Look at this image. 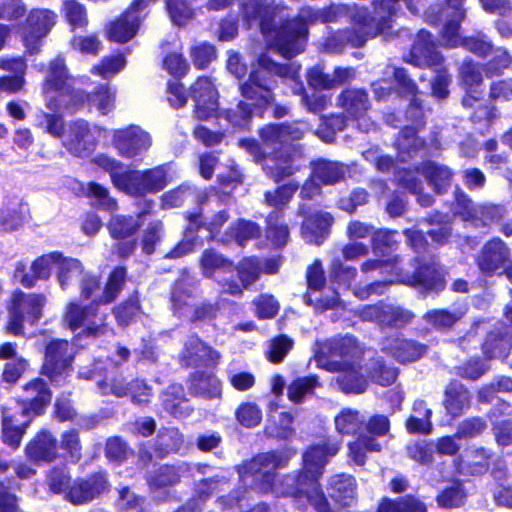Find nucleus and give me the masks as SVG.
I'll return each mask as SVG.
<instances>
[{
  "instance_id": "3c124183",
  "label": "nucleus",
  "mask_w": 512,
  "mask_h": 512,
  "mask_svg": "<svg viewBox=\"0 0 512 512\" xmlns=\"http://www.w3.org/2000/svg\"><path fill=\"white\" fill-rule=\"evenodd\" d=\"M114 316L120 326L129 325L140 314L139 301L131 297L113 309Z\"/></svg>"
},
{
  "instance_id": "864d4df0",
  "label": "nucleus",
  "mask_w": 512,
  "mask_h": 512,
  "mask_svg": "<svg viewBox=\"0 0 512 512\" xmlns=\"http://www.w3.org/2000/svg\"><path fill=\"white\" fill-rule=\"evenodd\" d=\"M140 224L133 217L114 216L109 222V229L112 237L125 238L132 235Z\"/></svg>"
},
{
  "instance_id": "8fccbe9b",
  "label": "nucleus",
  "mask_w": 512,
  "mask_h": 512,
  "mask_svg": "<svg viewBox=\"0 0 512 512\" xmlns=\"http://www.w3.org/2000/svg\"><path fill=\"white\" fill-rule=\"evenodd\" d=\"M183 442V436L178 429H165L157 437V449L161 454L177 452L182 447Z\"/></svg>"
},
{
  "instance_id": "37998d69",
  "label": "nucleus",
  "mask_w": 512,
  "mask_h": 512,
  "mask_svg": "<svg viewBox=\"0 0 512 512\" xmlns=\"http://www.w3.org/2000/svg\"><path fill=\"white\" fill-rule=\"evenodd\" d=\"M319 386L316 376L300 377L295 379L288 387V397L295 403H300L306 396L312 395Z\"/></svg>"
},
{
  "instance_id": "9b49d317",
  "label": "nucleus",
  "mask_w": 512,
  "mask_h": 512,
  "mask_svg": "<svg viewBox=\"0 0 512 512\" xmlns=\"http://www.w3.org/2000/svg\"><path fill=\"white\" fill-rule=\"evenodd\" d=\"M73 359L72 347L66 340L51 341L46 347L44 374L53 383L60 384L67 377Z\"/></svg>"
},
{
  "instance_id": "338daca9",
  "label": "nucleus",
  "mask_w": 512,
  "mask_h": 512,
  "mask_svg": "<svg viewBox=\"0 0 512 512\" xmlns=\"http://www.w3.org/2000/svg\"><path fill=\"white\" fill-rule=\"evenodd\" d=\"M166 5L171 20L177 25H184L193 17V11L185 0H168Z\"/></svg>"
},
{
  "instance_id": "a18cd8bd",
  "label": "nucleus",
  "mask_w": 512,
  "mask_h": 512,
  "mask_svg": "<svg viewBox=\"0 0 512 512\" xmlns=\"http://www.w3.org/2000/svg\"><path fill=\"white\" fill-rule=\"evenodd\" d=\"M200 265L206 277H212L217 270L231 271L232 264L214 250H205L202 254Z\"/></svg>"
},
{
  "instance_id": "a19ab883",
  "label": "nucleus",
  "mask_w": 512,
  "mask_h": 512,
  "mask_svg": "<svg viewBox=\"0 0 512 512\" xmlns=\"http://www.w3.org/2000/svg\"><path fill=\"white\" fill-rule=\"evenodd\" d=\"M389 27L390 25L386 20L380 22L375 18H371L358 26L355 34L349 38V42H351L353 46L359 47L363 45L369 37H375Z\"/></svg>"
},
{
  "instance_id": "423d86ee",
  "label": "nucleus",
  "mask_w": 512,
  "mask_h": 512,
  "mask_svg": "<svg viewBox=\"0 0 512 512\" xmlns=\"http://www.w3.org/2000/svg\"><path fill=\"white\" fill-rule=\"evenodd\" d=\"M98 306L95 299L84 307L76 302H69L64 309L63 321L71 331L80 330L79 335L94 338L104 336L112 330L106 323L107 316L99 313Z\"/></svg>"
},
{
  "instance_id": "7ed1b4c3",
  "label": "nucleus",
  "mask_w": 512,
  "mask_h": 512,
  "mask_svg": "<svg viewBox=\"0 0 512 512\" xmlns=\"http://www.w3.org/2000/svg\"><path fill=\"white\" fill-rule=\"evenodd\" d=\"M330 356L340 361L330 363L329 370L338 372L336 382L345 393H363L367 387L365 369L357 362L360 349L351 337L334 339L329 342Z\"/></svg>"
},
{
  "instance_id": "f8f14e48",
  "label": "nucleus",
  "mask_w": 512,
  "mask_h": 512,
  "mask_svg": "<svg viewBox=\"0 0 512 512\" xmlns=\"http://www.w3.org/2000/svg\"><path fill=\"white\" fill-rule=\"evenodd\" d=\"M113 145L122 157L132 159L150 148L151 137L141 127L131 125L113 131Z\"/></svg>"
},
{
  "instance_id": "1a4fd4ad",
  "label": "nucleus",
  "mask_w": 512,
  "mask_h": 512,
  "mask_svg": "<svg viewBox=\"0 0 512 512\" xmlns=\"http://www.w3.org/2000/svg\"><path fill=\"white\" fill-rule=\"evenodd\" d=\"M56 23V15L48 9H35L30 12L21 31V39L26 52L36 54L40 51L42 40Z\"/></svg>"
},
{
  "instance_id": "603ef678",
  "label": "nucleus",
  "mask_w": 512,
  "mask_h": 512,
  "mask_svg": "<svg viewBox=\"0 0 512 512\" xmlns=\"http://www.w3.org/2000/svg\"><path fill=\"white\" fill-rule=\"evenodd\" d=\"M422 146L423 141L416 136L415 130L411 127L403 129L396 141V147L402 161L406 160L405 154L410 157L413 151H416Z\"/></svg>"
},
{
  "instance_id": "bb28decb",
  "label": "nucleus",
  "mask_w": 512,
  "mask_h": 512,
  "mask_svg": "<svg viewBox=\"0 0 512 512\" xmlns=\"http://www.w3.org/2000/svg\"><path fill=\"white\" fill-rule=\"evenodd\" d=\"M192 394L205 399L221 398L222 381L213 373L195 372L190 379Z\"/></svg>"
},
{
  "instance_id": "052dcab7",
  "label": "nucleus",
  "mask_w": 512,
  "mask_h": 512,
  "mask_svg": "<svg viewBox=\"0 0 512 512\" xmlns=\"http://www.w3.org/2000/svg\"><path fill=\"white\" fill-rule=\"evenodd\" d=\"M278 213L271 214L268 218L267 238L275 246H283L287 243L289 232L286 225L278 223Z\"/></svg>"
},
{
  "instance_id": "f3484780",
  "label": "nucleus",
  "mask_w": 512,
  "mask_h": 512,
  "mask_svg": "<svg viewBox=\"0 0 512 512\" xmlns=\"http://www.w3.org/2000/svg\"><path fill=\"white\" fill-rule=\"evenodd\" d=\"M51 400V392L42 379H34L23 387L21 415L35 417L41 415Z\"/></svg>"
},
{
  "instance_id": "79ce46f5",
  "label": "nucleus",
  "mask_w": 512,
  "mask_h": 512,
  "mask_svg": "<svg viewBox=\"0 0 512 512\" xmlns=\"http://www.w3.org/2000/svg\"><path fill=\"white\" fill-rule=\"evenodd\" d=\"M414 411L418 412L417 416H410L406 422L407 430L411 433H430L432 430L431 410L426 408L423 401L415 402Z\"/></svg>"
},
{
  "instance_id": "c03bdc74",
  "label": "nucleus",
  "mask_w": 512,
  "mask_h": 512,
  "mask_svg": "<svg viewBox=\"0 0 512 512\" xmlns=\"http://www.w3.org/2000/svg\"><path fill=\"white\" fill-rule=\"evenodd\" d=\"M23 206L14 200L0 209V228L4 231L17 229L22 223Z\"/></svg>"
},
{
  "instance_id": "de8ad7c7",
  "label": "nucleus",
  "mask_w": 512,
  "mask_h": 512,
  "mask_svg": "<svg viewBox=\"0 0 512 512\" xmlns=\"http://www.w3.org/2000/svg\"><path fill=\"white\" fill-rule=\"evenodd\" d=\"M115 92L107 85H101L90 95V105L94 106L101 115L109 114L115 106Z\"/></svg>"
},
{
  "instance_id": "f257e3e1",
  "label": "nucleus",
  "mask_w": 512,
  "mask_h": 512,
  "mask_svg": "<svg viewBox=\"0 0 512 512\" xmlns=\"http://www.w3.org/2000/svg\"><path fill=\"white\" fill-rule=\"evenodd\" d=\"M339 449V443L311 446L303 454V470L297 474L286 475L277 483H274L273 472L288 463V453L260 454L247 465L246 471L253 474L257 480L261 478L259 489L264 493L270 491L276 496H290L303 510L309 503L317 512H331L318 479L329 457L336 455Z\"/></svg>"
},
{
  "instance_id": "ea45409f",
  "label": "nucleus",
  "mask_w": 512,
  "mask_h": 512,
  "mask_svg": "<svg viewBox=\"0 0 512 512\" xmlns=\"http://www.w3.org/2000/svg\"><path fill=\"white\" fill-rule=\"evenodd\" d=\"M336 430L341 434H355L363 426L365 419L359 411L345 408L335 417Z\"/></svg>"
},
{
  "instance_id": "774afa93",
  "label": "nucleus",
  "mask_w": 512,
  "mask_h": 512,
  "mask_svg": "<svg viewBox=\"0 0 512 512\" xmlns=\"http://www.w3.org/2000/svg\"><path fill=\"white\" fill-rule=\"evenodd\" d=\"M370 378L382 386L392 384L397 377V371L394 368L386 367L380 361H376L370 369L366 368Z\"/></svg>"
},
{
  "instance_id": "58836bf2",
  "label": "nucleus",
  "mask_w": 512,
  "mask_h": 512,
  "mask_svg": "<svg viewBox=\"0 0 512 512\" xmlns=\"http://www.w3.org/2000/svg\"><path fill=\"white\" fill-rule=\"evenodd\" d=\"M29 421L21 422L16 415L7 416L3 418V442L12 448H17L21 442L25 428L28 426Z\"/></svg>"
},
{
  "instance_id": "c756f323",
  "label": "nucleus",
  "mask_w": 512,
  "mask_h": 512,
  "mask_svg": "<svg viewBox=\"0 0 512 512\" xmlns=\"http://www.w3.org/2000/svg\"><path fill=\"white\" fill-rule=\"evenodd\" d=\"M471 395L459 382H451L445 390L444 406L452 416H459L470 406Z\"/></svg>"
},
{
  "instance_id": "473e14b6",
  "label": "nucleus",
  "mask_w": 512,
  "mask_h": 512,
  "mask_svg": "<svg viewBox=\"0 0 512 512\" xmlns=\"http://www.w3.org/2000/svg\"><path fill=\"white\" fill-rule=\"evenodd\" d=\"M84 274V266L81 261L75 258L64 257L61 254V261H59L56 276L62 290H67Z\"/></svg>"
},
{
  "instance_id": "0eeeda50",
  "label": "nucleus",
  "mask_w": 512,
  "mask_h": 512,
  "mask_svg": "<svg viewBox=\"0 0 512 512\" xmlns=\"http://www.w3.org/2000/svg\"><path fill=\"white\" fill-rule=\"evenodd\" d=\"M46 297L42 294H25L15 291L8 306L9 320L6 331L13 335L24 334V323L35 324L42 317Z\"/></svg>"
},
{
  "instance_id": "c9c22d12",
  "label": "nucleus",
  "mask_w": 512,
  "mask_h": 512,
  "mask_svg": "<svg viewBox=\"0 0 512 512\" xmlns=\"http://www.w3.org/2000/svg\"><path fill=\"white\" fill-rule=\"evenodd\" d=\"M490 455L483 448L472 447L462 456V471L482 474L487 471Z\"/></svg>"
},
{
  "instance_id": "a878e982",
  "label": "nucleus",
  "mask_w": 512,
  "mask_h": 512,
  "mask_svg": "<svg viewBox=\"0 0 512 512\" xmlns=\"http://www.w3.org/2000/svg\"><path fill=\"white\" fill-rule=\"evenodd\" d=\"M333 218L329 213H315L304 220L302 237L308 243L320 245L329 233Z\"/></svg>"
},
{
  "instance_id": "69168bd1",
  "label": "nucleus",
  "mask_w": 512,
  "mask_h": 512,
  "mask_svg": "<svg viewBox=\"0 0 512 512\" xmlns=\"http://www.w3.org/2000/svg\"><path fill=\"white\" fill-rule=\"evenodd\" d=\"M125 63V59L121 55L106 57L99 65L94 66L91 72L103 78H109L120 72L124 68Z\"/></svg>"
},
{
  "instance_id": "412c9836",
  "label": "nucleus",
  "mask_w": 512,
  "mask_h": 512,
  "mask_svg": "<svg viewBox=\"0 0 512 512\" xmlns=\"http://www.w3.org/2000/svg\"><path fill=\"white\" fill-rule=\"evenodd\" d=\"M25 451L34 462H52L58 457V442L49 431L42 430L27 444Z\"/></svg>"
},
{
  "instance_id": "b1692460",
  "label": "nucleus",
  "mask_w": 512,
  "mask_h": 512,
  "mask_svg": "<svg viewBox=\"0 0 512 512\" xmlns=\"http://www.w3.org/2000/svg\"><path fill=\"white\" fill-rule=\"evenodd\" d=\"M144 16H138L130 10H126L118 19L113 21L107 30V38L110 41L125 43L131 40L137 33Z\"/></svg>"
},
{
  "instance_id": "e433bc0d",
  "label": "nucleus",
  "mask_w": 512,
  "mask_h": 512,
  "mask_svg": "<svg viewBox=\"0 0 512 512\" xmlns=\"http://www.w3.org/2000/svg\"><path fill=\"white\" fill-rule=\"evenodd\" d=\"M348 457L356 465L362 466L366 462L367 452H379L381 445L372 437L360 436L348 444Z\"/></svg>"
},
{
  "instance_id": "5fc2aeb1",
  "label": "nucleus",
  "mask_w": 512,
  "mask_h": 512,
  "mask_svg": "<svg viewBox=\"0 0 512 512\" xmlns=\"http://www.w3.org/2000/svg\"><path fill=\"white\" fill-rule=\"evenodd\" d=\"M466 498V494L461 486L457 482H453L451 486L444 489L437 497V503L443 508H454L461 506Z\"/></svg>"
},
{
  "instance_id": "393cba45",
  "label": "nucleus",
  "mask_w": 512,
  "mask_h": 512,
  "mask_svg": "<svg viewBox=\"0 0 512 512\" xmlns=\"http://www.w3.org/2000/svg\"><path fill=\"white\" fill-rule=\"evenodd\" d=\"M184 355L191 364H203L208 367L216 366L221 359L218 351L206 345L197 336H191L187 340Z\"/></svg>"
},
{
  "instance_id": "20e7f679",
  "label": "nucleus",
  "mask_w": 512,
  "mask_h": 512,
  "mask_svg": "<svg viewBox=\"0 0 512 512\" xmlns=\"http://www.w3.org/2000/svg\"><path fill=\"white\" fill-rule=\"evenodd\" d=\"M69 75L60 57L50 63L49 70L43 86V92L47 99V108L51 111H58L65 108L75 112L82 108L85 103L90 104V95L83 91L70 89L67 82Z\"/></svg>"
},
{
  "instance_id": "6ab92c4d",
  "label": "nucleus",
  "mask_w": 512,
  "mask_h": 512,
  "mask_svg": "<svg viewBox=\"0 0 512 512\" xmlns=\"http://www.w3.org/2000/svg\"><path fill=\"white\" fill-rule=\"evenodd\" d=\"M107 489V481L102 473L94 474L87 479H77L70 486L66 498L79 505L92 501Z\"/></svg>"
},
{
  "instance_id": "09e8293b",
  "label": "nucleus",
  "mask_w": 512,
  "mask_h": 512,
  "mask_svg": "<svg viewBox=\"0 0 512 512\" xmlns=\"http://www.w3.org/2000/svg\"><path fill=\"white\" fill-rule=\"evenodd\" d=\"M187 468V465L183 464L178 468L173 466L160 467L156 473L150 477L149 484L155 488L165 487L172 485L180 480L181 472Z\"/></svg>"
},
{
  "instance_id": "680f3d73",
  "label": "nucleus",
  "mask_w": 512,
  "mask_h": 512,
  "mask_svg": "<svg viewBox=\"0 0 512 512\" xmlns=\"http://www.w3.org/2000/svg\"><path fill=\"white\" fill-rule=\"evenodd\" d=\"M46 483L53 493H67L70 488V476L65 468L54 467L49 470Z\"/></svg>"
},
{
  "instance_id": "7c9ffc66",
  "label": "nucleus",
  "mask_w": 512,
  "mask_h": 512,
  "mask_svg": "<svg viewBox=\"0 0 512 512\" xmlns=\"http://www.w3.org/2000/svg\"><path fill=\"white\" fill-rule=\"evenodd\" d=\"M421 174L437 193H443L450 187L452 172L445 165L427 161L421 167Z\"/></svg>"
},
{
  "instance_id": "4d7b16f0",
  "label": "nucleus",
  "mask_w": 512,
  "mask_h": 512,
  "mask_svg": "<svg viewBox=\"0 0 512 512\" xmlns=\"http://www.w3.org/2000/svg\"><path fill=\"white\" fill-rule=\"evenodd\" d=\"M235 416L237 421L245 427L257 426L261 419L262 413L255 403H242L236 409Z\"/></svg>"
},
{
  "instance_id": "aec40b11",
  "label": "nucleus",
  "mask_w": 512,
  "mask_h": 512,
  "mask_svg": "<svg viewBox=\"0 0 512 512\" xmlns=\"http://www.w3.org/2000/svg\"><path fill=\"white\" fill-rule=\"evenodd\" d=\"M454 213L465 221H480L487 224L501 216L502 208L491 204L474 205L466 195L460 194L456 198Z\"/></svg>"
},
{
  "instance_id": "f704fd0d",
  "label": "nucleus",
  "mask_w": 512,
  "mask_h": 512,
  "mask_svg": "<svg viewBox=\"0 0 512 512\" xmlns=\"http://www.w3.org/2000/svg\"><path fill=\"white\" fill-rule=\"evenodd\" d=\"M126 278V270L123 267L115 268L109 275L102 293L95 297L99 305H106L113 302L121 292Z\"/></svg>"
},
{
  "instance_id": "2f4dec72",
  "label": "nucleus",
  "mask_w": 512,
  "mask_h": 512,
  "mask_svg": "<svg viewBox=\"0 0 512 512\" xmlns=\"http://www.w3.org/2000/svg\"><path fill=\"white\" fill-rule=\"evenodd\" d=\"M312 172L313 178L319 183L332 185L344 179L346 167L338 162L320 159L312 163Z\"/></svg>"
},
{
  "instance_id": "ddd939ff",
  "label": "nucleus",
  "mask_w": 512,
  "mask_h": 512,
  "mask_svg": "<svg viewBox=\"0 0 512 512\" xmlns=\"http://www.w3.org/2000/svg\"><path fill=\"white\" fill-rule=\"evenodd\" d=\"M124 192L131 195H143L164 189L169 181L165 166H158L146 171H130Z\"/></svg>"
},
{
  "instance_id": "a211bd4d",
  "label": "nucleus",
  "mask_w": 512,
  "mask_h": 512,
  "mask_svg": "<svg viewBox=\"0 0 512 512\" xmlns=\"http://www.w3.org/2000/svg\"><path fill=\"white\" fill-rule=\"evenodd\" d=\"M510 255V250L503 241L493 239L482 247L476 263L482 273L492 275L506 266Z\"/></svg>"
},
{
  "instance_id": "e2e57ef3",
  "label": "nucleus",
  "mask_w": 512,
  "mask_h": 512,
  "mask_svg": "<svg viewBox=\"0 0 512 512\" xmlns=\"http://www.w3.org/2000/svg\"><path fill=\"white\" fill-rule=\"evenodd\" d=\"M259 227L250 221L239 220L230 227V234L239 245L259 235Z\"/></svg>"
},
{
  "instance_id": "c85d7f7f",
  "label": "nucleus",
  "mask_w": 512,
  "mask_h": 512,
  "mask_svg": "<svg viewBox=\"0 0 512 512\" xmlns=\"http://www.w3.org/2000/svg\"><path fill=\"white\" fill-rule=\"evenodd\" d=\"M338 102L347 116L355 119L361 118L370 107L366 92L360 89L342 92L338 97Z\"/></svg>"
},
{
  "instance_id": "cd10ccee",
  "label": "nucleus",
  "mask_w": 512,
  "mask_h": 512,
  "mask_svg": "<svg viewBox=\"0 0 512 512\" xmlns=\"http://www.w3.org/2000/svg\"><path fill=\"white\" fill-rule=\"evenodd\" d=\"M330 496L342 506H349L356 497V481L351 475L339 474L330 479Z\"/></svg>"
},
{
  "instance_id": "4c0bfd02",
  "label": "nucleus",
  "mask_w": 512,
  "mask_h": 512,
  "mask_svg": "<svg viewBox=\"0 0 512 512\" xmlns=\"http://www.w3.org/2000/svg\"><path fill=\"white\" fill-rule=\"evenodd\" d=\"M378 512H427L426 505L413 496H406L397 501L383 499Z\"/></svg>"
},
{
  "instance_id": "6e6d98bb",
  "label": "nucleus",
  "mask_w": 512,
  "mask_h": 512,
  "mask_svg": "<svg viewBox=\"0 0 512 512\" xmlns=\"http://www.w3.org/2000/svg\"><path fill=\"white\" fill-rule=\"evenodd\" d=\"M38 125L42 127L45 132L56 138L64 139L65 124L61 116L46 112H41L37 115Z\"/></svg>"
},
{
  "instance_id": "72a5a7b5",
  "label": "nucleus",
  "mask_w": 512,
  "mask_h": 512,
  "mask_svg": "<svg viewBox=\"0 0 512 512\" xmlns=\"http://www.w3.org/2000/svg\"><path fill=\"white\" fill-rule=\"evenodd\" d=\"M93 162L108 172L113 185L123 191L130 171H125L121 162L104 154L94 157Z\"/></svg>"
},
{
  "instance_id": "2eb2a0df",
  "label": "nucleus",
  "mask_w": 512,
  "mask_h": 512,
  "mask_svg": "<svg viewBox=\"0 0 512 512\" xmlns=\"http://www.w3.org/2000/svg\"><path fill=\"white\" fill-rule=\"evenodd\" d=\"M62 144L73 155L86 157L94 151L96 140L88 122L78 119L69 124Z\"/></svg>"
},
{
  "instance_id": "49530a36",
  "label": "nucleus",
  "mask_w": 512,
  "mask_h": 512,
  "mask_svg": "<svg viewBox=\"0 0 512 512\" xmlns=\"http://www.w3.org/2000/svg\"><path fill=\"white\" fill-rule=\"evenodd\" d=\"M464 315V312H449L443 309H434L424 315V320L437 329L452 327Z\"/></svg>"
},
{
  "instance_id": "5701e85b",
  "label": "nucleus",
  "mask_w": 512,
  "mask_h": 512,
  "mask_svg": "<svg viewBox=\"0 0 512 512\" xmlns=\"http://www.w3.org/2000/svg\"><path fill=\"white\" fill-rule=\"evenodd\" d=\"M431 35L427 31H420L412 46L410 53V62L416 66H432L439 65L442 57L436 51L433 42L430 40Z\"/></svg>"
},
{
  "instance_id": "39448f33",
  "label": "nucleus",
  "mask_w": 512,
  "mask_h": 512,
  "mask_svg": "<svg viewBox=\"0 0 512 512\" xmlns=\"http://www.w3.org/2000/svg\"><path fill=\"white\" fill-rule=\"evenodd\" d=\"M447 7L441 12L445 18V24L441 32L442 44L448 47L464 46L467 50L479 56H486L491 50L490 42L479 37L462 39L458 35L460 23L465 18V11L462 9V0H446Z\"/></svg>"
},
{
  "instance_id": "4468645a",
  "label": "nucleus",
  "mask_w": 512,
  "mask_h": 512,
  "mask_svg": "<svg viewBox=\"0 0 512 512\" xmlns=\"http://www.w3.org/2000/svg\"><path fill=\"white\" fill-rule=\"evenodd\" d=\"M189 91L195 103V117L206 120L213 116L218 108V93L213 82L207 77H199Z\"/></svg>"
},
{
  "instance_id": "4be33fe9",
  "label": "nucleus",
  "mask_w": 512,
  "mask_h": 512,
  "mask_svg": "<svg viewBox=\"0 0 512 512\" xmlns=\"http://www.w3.org/2000/svg\"><path fill=\"white\" fill-rule=\"evenodd\" d=\"M383 349L399 362H413L426 353V346L412 340L389 337L383 342Z\"/></svg>"
},
{
  "instance_id": "f03ea898",
  "label": "nucleus",
  "mask_w": 512,
  "mask_h": 512,
  "mask_svg": "<svg viewBox=\"0 0 512 512\" xmlns=\"http://www.w3.org/2000/svg\"><path fill=\"white\" fill-rule=\"evenodd\" d=\"M299 69L295 63L280 65L266 54H261L253 63L248 80L240 86L241 94L247 100H253L252 105L262 107L272 99V76L296 80Z\"/></svg>"
},
{
  "instance_id": "9d476101",
  "label": "nucleus",
  "mask_w": 512,
  "mask_h": 512,
  "mask_svg": "<svg viewBox=\"0 0 512 512\" xmlns=\"http://www.w3.org/2000/svg\"><path fill=\"white\" fill-rule=\"evenodd\" d=\"M395 283L410 285L425 292L440 291L445 286L443 273L436 263L418 260L413 272L403 269L395 272Z\"/></svg>"
},
{
  "instance_id": "dca6fc26",
  "label": "nucleus",
  "mask_w": 512,
  "mask_h": 512,
  "mask_svg": "<svg viewBox=\"0 0 512 512\" xmlns=\"http://www.w3.org/2000/svg\"><path fill=\"white\" fill-rule=\"evenodd\" d=\"M59 261H61V253L59 252L41 255L31 264V276L25 273V266L23 264H18L14 272V278L24 287L31 288L37 280L49 279L52 271L58 268Z\"/></svg>"
},
{
  "instance_id": "13d9d810",
  "label": "nucleus",
  "mask_w": 512,
  "mask_h": 512,
  "mask_svg": "<svg viewBox=\"0 0 512 512\" xmlns=\"http://www.w3.org/2000/svg\"><path fill=\"white\" fill-rule=\"evenodd\" d=\"M414 318V314L399 306L386 304L384 323L385 326L402 327L410 323Z\"/></svg>"
},
{
  "instance_id": "6e6552de",
  "label": "nucleus",
  "mask_w": 512,
  "mask_h": 512,
  "mask_svg": "<svg viewBox=\"0 0 512 512\" xmlns=\"http://www.w3.org/2000/svg\"><path fill=\"white\" fill-rule=\"evenodd\" d=\"M268 24L261 22V30L267 38L273 40L272 44L285 58H292L304 49L306 25L302 20H291L279 30L267 33Z\"/></svg>"
},
{
  "instance_id": "bf43d9fd",
  "label": "nucleus",
  "mask_w": 512,
  "mask_h": 512,
  "mask_svg": "<svg viewBox=\"0 0 512 512\" xmlns=\"http://www.w3.org/2000/svg\"><path fill=\"white\" fill-rule=\"evenodd\" d=\"M265 169L267 173L278 182L294 174L299 169V166L295 165L290 157H287L274 160L273 165L267 164Z\"/></svg>"
},
{
  "instance_id": "0e129e2a",
  "label": "nucleus",
  "mask_w": 512,
  "mask_h": 512,
  "mask_svg": "<svg viewBox=\"0 0 512 512\" xmlns=\"http://www.w3.org/2000/svg\"><path fill=\"white\" fill-rule=\"evenodd\" d=\"M64 12L67 21L75 28H83L88 24L85 8L76 1L68 0L64 3Z\"/></svg>"
}]
</instances>
